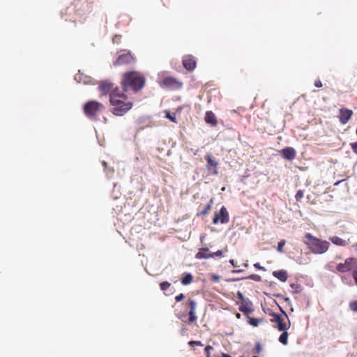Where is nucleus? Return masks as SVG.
<instances>
[{
  "label": "nucleus",
  "mask_w": 357,
  "mask_h": 357,
  "mask_svg": "<svg viewBox=\"0 0 357 357\" xmlns=\"http://www.w3.org/2000/svg\"><path fill=\"white\" fill-rule=\"evenodd\" d=\"M109 101L113 106L112 113L116 116L123 115L132 106V103L128 100L127 96L118 87L110 93Z\"/></svg>",
  "instance_id": "nucleus-1"
},
{
  "label": "nucleus",
  "mask_w": 357,
  "mask_h": 357,
  "mask_svg": "<svg viewBox=\"0 0 357 357\" xmlns=\"http://www.w3.org/2000/svg\"><path fill=\"white\" fill-rule=\"evenodd\" d=\"M146 77L138 71L126 72L123 75L121 84L125 91L129 90L138 92L145 85Z\"/></svg>",
  "instance_id": "nucleus-2"
},
{
  "label": "nucleus",
  "mask_w": 357,
  "mask_h": 357,
  "mask_svg": "<svg viewBox=\"0 0 357 357\" xmlns=\"http://www.w3.org/2000/svg\"><path fill=\"white\" fill-rule=\"evenodd\" d=\"M303 243L307 245L309 250L314 255H321L326 252L330 247V243L326 240H321L310 233L305 234Z\"/></svg>",
  "instance_id": "nucleus-3"
},
{
  "label": "nucleus",
  "mask_w": 357,
  "mask_h": 357,
  "mask_svg": "<svg viewBox=\"0 0 357 357\" xmlns=\"http://www.w3.org/2000/svg\"><path fill=\"white\" fill-rule=\"evenodd\" d=\"M184 310L177 313L176 317L184 322L193 324L197 321V316L196 315L197 302L189 298L183 304Z\"/></svg>",
  "instance_id": "nucleus-4"
},
{
  "label": "nucleus",
  "mask_w": 357,
  "mask_h": 357,
  "mask_svg": "<svg viewBox=\"0 0 357 357\" xmlns=\"http://www.w3.org/2000/svg\"><path fill=\"white\" fill-rule=\"evenodd\" d=\"M104 109V105L96 100H89L83 107L84 114L91 120H96Z\"/></svg>",
  "instance_id": "nucleus-5"
},
{
  "label": "nucleus",
  "mask_w": 357,
  "mask_h": 357,
  "mask_svg": "<svg viewBox=\"0 0 357 357\" xmlns=\"http://www.w3.org/2000/svg\"><path fill=\"white\" fill-rule=\"evenodd\" d=\"M273 318L271 319L272 323L276 324V328L280 331H284L290 328L291 323L287 315L284 312V315L275 313L271 314Z\"/></svg>",
  "instance_id": "nucleus-6"
},
{
  "label": "nucleus",
  "mask_w": 357,
  "mask_h": 357,
  "mask_svg": "<svg viewBox=\"0 0 357 357\" xmlns=\"http://www.w3.org/2000/svg\"><path fill=\"white\" fill-rule=\"evenodd\" d=\"M229 220V215L225 206H222L220 212L215 213L213 219V223L217 225L218 222L226 224Z\"/></svg>",
  "instance_id": "nucleus-7"
},
{
  "label": "nucleus",
  "mask_w": 357,
  "mask_h": 357,
  "mask_svg": "<svg viewBox=\"0 0 357 357\" xmlns=\"http://www.w3.org/2000/svg\"><path fill=\"white\" fill-rule=\"evenodd\" d=\"M205 159L206 160V167L207 171L213 175H217L218 174V162L213 158L211 153H207L205 155Z\"/></svg>",
  "instance_id": "nucleus-8"
},
{
  "label": "nucleus",
  "mask_w": 357,
  "mask_h": 357,
  "mask_svg": "<svg viewBox=\"0 0 357 357\" xmlns=\"http://www.w3.org/2000/svg\"><path fill=\"white\" fill-rule=\"evenodd\" d=\"M135 61L134 56L130 52L120 54L114 62V66H121L132 63Z\"/></svg>",
  "instance_id": "nucleus-9"
},
{
  "label": "nucleus",
  "mask_w": 357,
  "mask_h": 357,
  "mask_svg": "<svg viewBox=\"0 0 357 357\" xmlns=\"http://www.w3.org/2000/svg\"><path fill=\"white\" fill-rule=\"evenodd\" d=\"M354 263H355L354 258H347L344 263H340L337 265L336 270L339 273L349 272L354 268Z\"/></svg>",
  "instance_id": "nucleus-10"
},
{
  "label": "nucleus",
  "mask_w": 357,
  "mask_h": 357,
  "mask_svg": "<svg viewBox=\"0 0 357 357\" xmlns=\"http://www.w3.org/2000/svg\"><path fill=\"white\" fill-rule=\"evenodd\" d=\"M353 111L347 108H341L339 110V120L341 123L346 124L351 118Z\"/></svg>",
  "instance_id": "nucleus-11"
},
{
  "label": "nucleus",
  "mask_w": 357,
  "mask_h": 357,
  "mask_svg": "<svg viewBox=\"0 0 357 357\" xmlns=\"http://www.w3.org/2000/svg\"><path fill=\"white\" fill-rule=\"evenodd\" d=\"M197 62L191 55H187L183 59V67L188 71H192L196 67Z\"/></svg>",
  "instance_id": "nucleus-12"
},
{
  "label": "nucleus",
  "mask_w": 357,
  "mask_h": 357,
  "mask_svg": "<svg viewBox=\"0 0 357 357\" xmlns=\"http://www.w3.org/2000/svg\"><path fill=\"white\" fill-rule=\"evenodd\" d=\"M162 85L167 87L181 88L182 83L174 77H167L163 79Z\"/></svg>",
  "instance_id": "nucleus-13"
},
{
  "label": "nucleus",
  "mask_w": 357,
  "mask_h": 357,
  "mask_svg": "<svg viewBox=\"0 0 357 357\" xmlns=\"http://www.w3.org/2000/svg\"><path fill=\"white\" fill-rule=\"evenodd\" d=\"M116 86L114 87V84L109 81H102L100 82L98 89L102 92L103 95H106L107 93H112L113 90L115 89Z\"/></svg>",
  "instance_id": "nucleus-14"
},
{
  "label": "nucleus",
  "mask_w": 357,
  "mask_h": 357,
  "mask_svg": "<svg viewBox=\"0 0 357 357\" xmlns=\"http://www.w3.org/2000/svg\"><path fill=\"white\" fill-rule=\"evenodd\" d=\"M280 153L283 158L287 160H293L296 155V151L292 147H286L282 149Z\"/></svg>",
  "instance_id": "nucleus-15"
},
{
  "label": "nucleus",
  "mask_w": 357,
  "mask_h": 357,
  "mask_svg": "<svg viewBox=\"0 0 357 357\" xmlns=\"http://www.w3.org/2000/svg\"><path fill=\"white\" fill-rule=\"evenodd\" d=\"M204 120L207 123L211 125L212 126H216L218 125L217 118L215 114L211 111H208L206 112Z\"/></svg>",
  "instance_id": "nucleus-16"
},
{
  "label": "nucleus",
  "mask_w": 357,
  "mask_h": 357,
  "mask_svg": "<svg viewBox=\"0 0 357 357\" xmlns=\"http://www.w3.org/2000/svg\"><path fill=\"white\" fill-rule=\"evenodd\" d=\"M208 248H202L199 250L198 252L195 255V257L198 259H208L210 258V253Z\"/></svg>",
  "instance_id": "nucleus-17"
},
{
  "label": "nucleus",
  "mask_w": 357,
  "mask_h": 357,
  "mask_svg": "<svg viewBox=\"0 0 357 357\" xmlns=\"http://www.w3.org/2000/svg\"><path fill=\"white\" fill-rule=\"evenodd\" d=\"M274 277L278 278L281 282H286L287 280V273L286 271L280 270L273 273Z\"/></svg>",
  "instance_id": "nucleus-18"
},
{
  "label": "nucleus",
  "mask_w": 357,
  "mask_h": 357,
  "mask_svg": "<svg viewBox=\"0 0 357 357\" xmlns=\"http://www.w3.org/2000/svg\"><path fill=\"white\" fill-rule=\"evenodd\" d=\"M329 240L333 244L338 245V246H346L348 245V243L345 240H344L338 236H336L330 237Z\"/></svg>",
  "instance_id": "nucleus-19"
},
{
  "label": "nucleus",
  "mask_w": 357,
  "mask_h": 357,
  "mask_svg": "<svg viewBox=\"0 0 357 357\" xmlns=\"http://www.w3.org/2000/svg\"><path fill=\"white\" fill-rule=\"evenodd\" d=\"M239 310L245 314L248 315V314L253 311V309L252 308V303H242L239 306Z\"/></svg>",
  "instance_id": "nucleus-20"
},
{
  "label": "nucleus",
  "mask_w": 357,
  "mask_h": 357,
  "mask_svg": "<svg viewBox=\"0 0 357 357\" xmlns=\"http://www.w3.org/2000/svg\"><path fill=\"white\" fill-rule=\"evenodd\" d=\"M193 277L190 273H185L181 278V281L183 285H187L192 282Z\"/></svg>",
  "instance_id": "nucleus-21"
},
{
  "label": "nucleus",
  "mask_w": 357,
  "mask_h": 357,
  "mask_svg": "<svg viewBox=\"0 0 357 357\" xmlns=\"http://www.w3.org/2000/svg\"><path fill=\"white\" fill-rule=\"evenodd\" d=\"M288 336L289 334L287 331H282V333L279 337V341L284 345H287L288 344Z\"/></svg>",
  "instance_id": "nucleus-22"
},
{
  "label": "nucleus",
  "mask_w": 357,
  "mask_h": 357,
  "mask_svg": "<svg viewBox=\"0 0 357 357\" xmlns=\"http://www.w3.org/2000/svg\"><path fill=\"white\" fill-rule=\"evenodd\" d=\"M213 204V199H211L207 205L199 212V215L205 216L206 215L211 208Z\"/></svg>",
  "instance_id": "nucleus-23"
},
{
  "label": "nucleus",
  "mask_w": 357,
  "mask_h": 357,
  "mask_svg": "<svg viewBox=\"0 0 357 357\" xmlns=\"http://www.w3.org/2000/svg\"><path fill=\"white\" fill-rule=\"evenodd\" d=\"M247 318H248V324L254 327L258 326L259 324L262 321V320H261V319H257L251 317L248 315L247 316Z\"/></svg>",
  "instance_id": "nucleus-24"
},
{
  "label": "nucleus",
  "mask_w": 357,
  "mask_h": 357,
  "mask_svg": "<svg viewBox=\"0 0 357 357\" xmlns=\"http://www.w3.org/2000/svg\"><path fill=\"white\" fill-rule=\"evenodd\" d=\"M165 117L169 119L172 122L176 123V119L174 114H172L169 111H165Z\"/></svg>",
  "instance_id": "nucleus-25"
},
{
  "label": "nucleus",
  "mask_w": 357,
  "mask_h": 357,
  "mask_svg": "<svg viewBox=\"0 0 357 357\" xmlns=\"http://www.w3.org/2000/svg\"><path fill=\"white\" fill-rule=\"evenodd\" d=\"M349 306L352 312H357V301H351Z\"/></svg>",
  "instance_id": "nucleus-26"
},
{
  "label": "nucleus",
  "mask_w": 357,
  "mask_h": 357,
  "mask_svg": "<svg viewBox=\"0 0 357 357\" xmlns=\"http://www.w3.org/2000/svg\"><path fill=\"white\" fill-rule=\"evenodd\" d=\"M170 286H171V284L167 281L162 282L160 284V289L162 291H166L167 289H168L169 288Z\"/></svg>",
  "instance_id": "nucleus-27"
},
{
  "label": "nucleus",
  "mask_w": 357,
  "mask_h": 357,
  "mask_svg": "<svg viewBox=\"0 0 357 357\" xmlns=\"http://www.w3.org/2000/svg\"><path fill=\"white\" fill-rule=\"evenodd\" d=\"M286 243V241L284 240H281L278 244V248H277V250L279 252H284V250H283V248L284 246Z\"/></svg>",
  "instance_id": "nucleus-28"
},
{
  "label": "nucleus",
  "mask_w": 357,
  "mask_h": 357,
  "mask_svg": "<svg viewBox=\"0 0 357 357\" xmlns=\"http://www.w3.org/2000/svg\"><path fill=\"white\" fill-rule=\"evenodd\" d=\"M223 256V252L222 250H218L215 252L210 253V258H213L215 257H221Z\"/></svg>",
  "instance_id": "nucleus-29"
},
{
  "label": "nucleus",
  "mask_w": 357,
  "mask_h": 357,
  "mask_svg": "<svg viewBox=\"0 0 357 357\" xmlns=\"http://www.w3.org/2000/svg\"><path fill=\"white\" fill-rule=\"evenodd\" d=\"M304 196V193L303 192V190H299L298 191H297L296 195H295V198L296 199V201H300Z\"/></svg>",
  "instance_id": "nucleus-30"
},
{
  "label": "nucleus",
  "mask_w": 357,
  "mask_h": 357,
  "mask_svg": "<svg viewBox=\"0 0 357 357\" xmlns=\"http://www.w3.org/2000/svg\"><path fill=\"white\" fill-rule=\"evenodd\" d=\"M185 298V296L181 293L175 297V300L176 302H180L182 300H183Z\"/></svg>",
  "instance_id": "nucleus-31"
},
{
  "label": "nucleus",
  "mask_w": 357,
  "mask_h": 357,
  "mask_svg": "<svg viewBox=\"0 0 357 357\" xmlns=\"http://www.w3.org/2000/svg\"><path fill=\"white\" fill-rule=\"evenodd\" d=\"M248 278L250 279H252L253 280H255V281H260L261 280V277L258 275H256V274H253V275H251L248 277Z\"/></svg>",
  "instance_id": "nucleus-32"
},
{
  "label": "nucleus",
  "mask_w": 357,
  "mask_h": 357,
  "mask_svg": "<svg viewBox=\"0 0 357 357\" xmlns=\"http://www.w3.org/2000/svg\"><path fill=\"white\" fill-rule=\"evenodd\" d=\"M188 344L190 345H191V346H193V345L203 346V344L202 343L201 341H194V340H192V341H190Z\"/></svg>",
  "instance_id": "nucleus-33"
},
{
  "label": "nucleus",
  "mask_w": 357,
  "mask_h": 357,
  "mask_svg": "<svg viewBox=\"0 0 357 357\" xmlns=\"http://www.w3.org/2000/svg\"><path fill=\"white\" fill-rule=\"evenodd\" d=\"M211 279L213 282H218L220 280V276L218 275L213 274L211 276Z\"/></svg>",
  "instance_id": "nucleus-34"
},
{
  "label": "nucleus",
  "mask_w": 357,
  "mask_h": 357,
  "mask_svg": "<svg viewBox=\"0 0 357 357\" xmlns=\"http://www.w3.org/2000/svg\"><path fill=\"white\" fill-rule=\"evenodd\" d=\"M351 149H352V151L356 153L357 154V142H354V143H351L350 144Z\"/></svg>",
  "instance_id": "nucleus-35"
},
{
  "label": "nucleus",
  "mask_w": 357,
  "mask_h": 357,
  "mask_svg": "<svg viewBox=\"0 0 357 357\" xmlns=\"http://www.w3.org/2000/svg\"><path fill=\"white\" fill-rule=\"evenodd\" d=\"M352 276L354 279L356 284L357 285V268L354 270V271L352 273Z\"/></svg>",
  "instance_id": "nucleus-36"
},
{
  "label": "nucleus",
  "mask_w": 357,
  "mask_h": 357,
  "mask_svg": "<svg viewBox=\"0 0 357 357\" xmlns=\"http://www.w3.org/2000/svg\"><path fill=\"white\" fill-rule=\"evenodd\" d=\"M314 86L317 88H320L322 86V83L321 82V80L319 79H317L314 82Z\"/></svg>",
  "instance_id": "nucleus-37"
},
{
  "label": "nucleus",
  "mask_w": 357,
  "mask_h": 357,
  "mask_svg": "<svg viewBox=\"0 0 357 357\" xmlns=\"http://www.w3.org/2000/svg\"><path fill=\"white\" fill-rule=\"evenodd\" d=\"M254 266H255L256 268L259 269V270H263V271H265V268H264V267L261 266H260V264H259V263H256V264H254Z\"/></svg>",
  "instance_id": "nucleus-38"
},
{
  "label": "nucleus",
  "mask_w": 357,
  "mask_h": 357,
  "mask_svg": "<svg viewBox=\"0 0 357 357\" xmlns=\"http://www.w3.org/2000/svg\"><path fill=\"white\" fill-rule=\"evenodd\" d=\"M229 263L234 266L237 267L238 266L236 264L235 261L234 259H230Z\"/></svg>",
  "instance_id": "nucleus-39"
},
{
  "label": "nucleus",
  "mask_w": 357,
  "mask_h": 357,
  "mask_svg": "<svg viewBox=\"0 0 357 357\" xmlns=\"http://www.w3.org/2000/svg\"><path fill=\"white\" fill-rule=\"evenodd\" d=\"M238 295V297L241 299H243V295L242 294V293H241L240 291L238 292L237 294Z\"/></svg>",
  "instance_id": "nucleus-40"
},
{
  "label": "nucleus",
  "mask_w": 357,
  "mask_h": 357,
  "mask_svg": "<svg viewBox=\"0 0 357 357\" xmlns=\"http://www.w3.org/2000/svg\"><path fill=\"white\" fill-rule=\"evenodd\" d=\"M236 318L240 319L241 318V314L239 313H237L236 314Z\"/></svg>",
  "instance_id": "nucleus-41"
},
{
  "label": "nucleus",
  "mask_w": 357,
  "mask_h": 357,
  "mask_svg": "<svg viewBox=\"0 0 357 357\" xmlns=\"http://www.w3.org/2000/svg\"><path fill=\"white\" fill-rule=\"evenodd\" d=\"M241 270H237V271H234L233 272H234V273H239V272H241Z\"/></svg>",
  "instance_id": "nucleus-42"
},
{
  "label": "nucleus",
  "mask_w": 357,
  "mask_h": 357,
  "mask_svg": "<svg viewBox=\"0 0 357 357\" xmlns=\"http://www.w3.org/2000/svg\"><path fill=\"white\" fill-rule=\"evenodd\" d=\"M339 183H340V181H339V182H336V183H335V185H337Z\"/></svg>",
  "instance_id": "nucleus-43"
},
{
  "label": "nucleus",
  "mask_w": 357,
  "mask_h": 357,
  "mask_svg": "<svg viewBox=\"0 0 357 357\" xmlns=\"http://www.w3.org/2000/svg\"><path fill=\"white\" fill-rule=\"evenodd\" d=\"M252 357H258V356H252Z\"/></svg>",
  "instance_id": "nucleus-44"
},
{
  "label": "nucleus",
  "mask_w": 357,
  "mask_h": 357,
  "mask_svg": "<svg viewBox=\"0 0 357 357\" xmlns=\"http://www.w3.org/2000/svg\"><path fill=\"white\" fill-rule=\"evenodd\" d=\"M355 247H356V248H357V244L355 245Z\"/></svg>",
  "instance_id": "nucleus-45"
}]
</instances>
